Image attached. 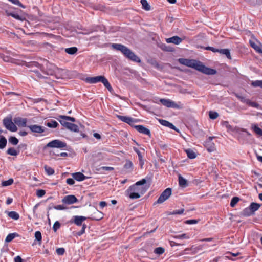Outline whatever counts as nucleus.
<instances>
[{
    "instance_id": "nucleus-12",
    "label": "nucleus",
    "mask_w": 262,
    "mask_h": 262,
    "mask_svg": "<svg viewBox=\"0 0 262 262\" xmlns=\"http://www.w3.org/2000/svg\"><path fill=\"white\" fill-rule=\"evenodd\" d=\"M250 46L253 48L257 53H262V45L257 40H250L249 41Z\"/></svg>"
},
{
    "instance_id": "nucleus-46",
    "label": "nucleus",
    "mask_w": 262,
    "mask_h": 262,
    "mask_svg": "<svg viewBox=\"0 0 262 262\" xmlns=\"http://www.w3.org/2000/svg\"><path fill=\"white\" fill-rule=\"evenodd\" d=\"M209 117L212 119H215L219 116V114L217 112L212 111L209 112Z\"/></svg>"
},
{
    "instance_id": "nucleus-3",
    "label": "nucleus",
    "mask_w": 262,
    "mask_h": 262,
    "mask_svg": "<svg viewBox=\"0 0 262 262\" xmlns=\"http://www.w3.org/2000/svg\"><path fill=\"white\" fill-rule=\"evenodd\" d=\"M30 65L31 67H38L42 73L48 75H54L57 68L55 65L49 62L48 61H43L42 64H40L37 62L33 61Z\"/></svg>"
},
{
    "instance_id": "nucleus-47",
    "label": "nucleus",
    "mask_w": 262,
    "mask_h": 262,
    "mask_svg": "<svg viewBox=\"0 0 262 262\" xmlns=\"http://www.w3.org/2000/svg\"><path fill=\"white\" fill-rule=\"evenodd\" d=\"M8 16H11L12 17H14V18L17 19V20H22V18H21V17L18 14H16V13H9L8 14Z\"/></svg>"
},
{
    "instance_id": "nucleus-49",
    "label": "nucleus",
    "mask_w": 262,
    "mask_h": 262,
    "mask_svg": "<svg viewBox=\"0 0 262 262\" xmlns=\"http://www.w3.org/2000/svg\"><path fill=\"white\" fill-rule=\"evenodd\" d=\"M45 193V191L42 189H39L36 191V195L39 198L43 196Z\"/></svg>"
},
{
    "instance_id": "nucleus-18",
    "label": "nucleus",
    "mask_w": 262,
    "mask_h": 262,
    "mask_svg": "<svg viewBox=\"0 0 262 262\" xmlns=\"http://www.w3.org/2000/svg\"><path fill=\"white\" fill-rule=\"evenodd\" d=\"M135 128L136 130L140 133H142L144 135H147L148 136H150V132L149 129L144 127L143 125H136L135 126Z\"/></svg>"
},
{
    "instance_id": "nucleus-60",
    "label": "nucleus",
    "mask_w": 262,
    "mask_h": 262,
    "mask_svg": "<svg viewBox=\"0 0 262 262\" xmlns=\"http://www.w3.org/2000/svg\"><path fill=\"white\" fill-rule=\"evenodd\" d=\"M186 223L188 224H194L198 223V221L196 220H189L186 221Z\"/></svg>"
},
{
    "instance_id": "nucleus-44",
    "label": "nucleus",
    "mask_w": 262,
    "mask_h": 262,
    "mask_svg": "<svg viewBox=\"0 0 262 262\" xmlns=\"http://www.w3.org/2000/svg\"><path fill=\"white\" fill-rule=\"evenodd\" d=\"M174 238L178 239H188L189 238V236L186 234H182L174 236Z\"/></svg>"
},
{
    "instance_id": "nucleus-37",
    "label": "nucleus",
    "mask_w": 262,
    "mask_h": 262,
    "mask_svg": "<svg viewBox=\"0 0 262 262\" xmlns=\"http://www.w3.org/2000/svg\"><path fill=\"white\" fill-rule=\"evenodd\" d=\"M45 170L48 175H52L54 173V170L47 165H45Z\"/></svg>"
},
{
    "instance_id": "nucleus-56",
    "label": "nucleus",
    "mask_w": 262,
    "mask_h": 262,
    "mask_svg": "<svg viewBox=\"0 0 262 262\" xmlns=\"http://www.w3.org/2000/svg\"><path fill=\"white\" fill-rule=\"evenodd\" d=\"M184 209H181L178 210H174L170 214H171V215L181 214L184 212Z\"/></svg>"
},
{
    "instance_id": "nucleus-23",
    "label": "nucleus",
    "mask_w": 262,
    "mask_h": 262,
    "mask_svg": "<svg viewBox=\"0 0 262 262\" xmlns=\"http://www.w3.org/2000/svg\"><path fill=\"white\" fill-rule=\"evenodd\" d=\"M66 127L68 129L74 132H78L79 131V128L78 126L72 123H69Z\"/></svg>"
},
{
    "instance_id": "nucleus-32",
    "label": "nucleus",
    "mask_w": 262,
    "mask_h": 262,
    "mask_svg": "<svg viewBox=\"0 0 262 262\" xmlns=\"http://www.w3.org/2000/svg\"><path fill=\"white\" fill-rule=\"evenodd\" d=\"M7 140L4 136L0 137V149H4L7 145Z\"/></svg>"
},
{
    "instance_id": "nucleus-54",
    "label": "nucleus",
    "mask_w": 262,
    "mask_h": 262,
    "mask_svg": "<svg viewBox=\"0 0 262 262\" xmlns=\"http://www.w3.org/2000/svg\"><path fill=\"white\" fill-rule=\"evenodd\" d=\"M56 251L58 255H62L64 253L65 250L63 248H59L56 249Z\"/></svg>"
},
{
    "instance_id": "nucleus-28",
    "label": "nucleus",
    "mask_w": 262,
    "mask_h": 262,
    "mask_svg": "<svg viewBox=\"0 0 262 262\" xmlns=\"http://www.w3.org/2000/svg\"><path fill=\"white\" fill-rule=\"evenodd\" d=\"M179 183L180 186L183 187L187 186V181L181 175L179 176Z\"/></svg>"
},
{
    "instance_id": "nucleus-36",
    "label": "nucleus",
    "mask_w": 262,
    "mask_h": 262,
    "mask_svg": "<svg viewBox=\"0 0 262 262\" xmlns=\"http://www.w3.org/2000/svg\"><path fill=\"white\" fill-rule=\"evenodd\" d=\"M129 193V197L132 199H135L139 198L141 195L138 193L134 192L133 191H128Z\"/></svg>"
},
{
    "instance_id": "nucleus-45",
    "label": "nucleus",
    "mask_w": 262,
    "mask_h": 262,
    "mask_svg": "<svg viewBox=\"0 0 262 262\" xmlns=\"http://www.w3.org/2000/svg\"><path fill=\"white\" fill-rule=\"evenodd\" d=\"M246 104H248L249 105H250L252 107H255V108H257L259 106V105L257 103L254 102H251L249 99H248V100H246Z\"/></svg>"
},
{
    "instance_id": "nucleus-62",
    "label": "nucleus",
    "mask_w": 262,
    "mask_h": 262,
    "mask_svg": "<svg viewBox=\"0 0 262 262\" xmlns=\"http://www.w3.org/2000/svg\"><path fill=\"white\" fill-rule=\"evenodd\" d=\"M206 49L207 50H211L213 52H218V50L219 49H215L213 47H208L206 48Z\"/></svg>"
},
{
    "instance_id": "nucleus-48",
    "label": "nucleus",
    "mask_w": 262,
    "mask_h": 262,
    "mask_svg": "<svg viewBox=\"0 0 262 262\" xmlns=\"http://www.w3.org/2000/svg\"><path fill=\"white\" fill-rule=\"evenodd\" d=\"M223 126H225L229 130H233V127L230 125L228 121H224L222 123Z\"/></svg>"
},
{
    "instance_id": "nucleus-31",
    "label": "nucleus",
    "mask_w": 262,
    "mask_h": 262,
    "mask_svg": "<svg viewBox=\"0 0 262 262\" xmlns=\"http://www.w3.org/2000/svg\"><path fill=\"white\" fill-rule=\"evenodd\" d=\"M185 152L190 159H194L196 156L195 153L191 149H186Z\"/></svg>"
},
{
    "instance_id": "nucleus-43",
    "label": "nucleus",
    "mask_w": 262,
    "mask_h": 262,
    "mask_svg": "<svg viewBox=\"0 0 262 262\" xmlns=\"http://www.w3.org/2000/svg\"><path fill=\"white\" fill-rule=\"evenodd\" d=\"M239 201V198L238 197H234L232 199L230 202V206L232 207H234L235 205Z\"/></svg>"
},
{
    "instance_id": "nucleus-11",
    "label": "nucleus",
    "mask_w": 262,
    "mask_h": 262,
    "mask_svg": "<svg viewBox=\"0 0 262 262\" xmlns=\"http://www.w3.org/2000/svg\"><path fill=\"white\" fill-rule=\"evenodd\" d=\"M27 127L31 132L37 134H42L46 129V127L36 124L28 125Z\"/></svg>"
},
{
    "instance_id": "nucleus-27",
    "label": "nucleus",
    "mask_w": 262,
    "mask_h": 262,
    "mask_svg": "<svg viewBox=\"0 0 262 262\" xmlns=\"http://www.w3.org/2000/svg\"><path fill=\"white\" fill-rule=\"evenodd\" d=\"M92 218L95 220H100L103 218V213L98 210H96V211L94 213Z\"/></svg>"
},
{
    "instance_id": "nucleus-17",
    "label": "nucleus",
    "mask_w": 262,
    "mask_h": 262,
    "mask_svg": "<svg viewBox=\"0 0 262 262\" xmlns=\"http://www.w3.org/2000/svg\"><path fill=\"white\" fill-rule=\"evenodd\" d=\"M86 219V217L83 216H74L73 217V221H71V222L74 223L77 226L82 225V222Z\"/></svg>"
},
{
    "instance_id": "nucleus-4",
    "label": "nucleus",
    "mask_w": 262,
    "mask_h": 262,
    "mask_svg": "<svg viewBox=\"0 0 262 262\" xmlns=\"http://www.w3.org/2000/svg\"><path fill=\"white\" fill-rule=\"evenodd\" d=\"M85 81L89 83H96L97 82H101L108 89V91H111L113 90L107 79L103 76H97L94 77H87L85 79Z\"/></svg>"
},
{
    "instance_id": "nucleus-29",
    "label": "nucleus",
    "mask_w": 262,
    "mask_h": 262,
    "mask_svg": "<svg viewBox=\"0 0 262 262\" xmlns=\"http://www.w3.org/2000/svg\"><path fill=\"white\" fill-rule=\"evenodd\" d=\"M77 51L78 49L75 47L65 49V52L70 55H73L75 54L77 52Z\"/></svg>"
},
{
    "instance_id": "nucleus-57",
    "label": "nucleus",
    "mask_w": 262,
    "mask_h": 262,
    "mask_svg": "<svg viewBox=\"0 0 262 262\" xmlns=\"http://www.w3.org/2000/svg\"><path fill=\"white\" fill-rule=\"evenodd\" d=\"M159 121L161 124H162V125L165 126L167 127L168 126V125L169 124V122H168L166 120H165L160 119V120H159Z\"/></svg>"
},
{
    "instance_id": "nucleus-24",
    "label": "nucleus",
    "mask_w": 262,
    "mask_h": 262,
    "mask_svg": "<svg viewBox=\"0 0 262 262\" xmlns=\"http://www.w3.org/2000/svg\"><path fill=\"white\" fill-rule=\"evenodd\" d=\"M218 52L221 54L225 55L229 59H231L230 55V50L227 49H219Z\"/></svg>"
},
{
    "instance_id": "nucleus-50",
    "label": "nucleus",
    "mask_w": 262,
    "mask_h": 262,
    "mask_svg": "<svg viewBox=\"0 0 262 262\" xmlns=\"http://www.w3.org/2000/svg\"><path fill=\"white\" fill-rule=\"evenodd\" d=\"M59 118H65L66 119L68 120V121H70L71 122L75 121V119L72 117L60 115L59 116Z\"/></svg>"
},
{
    "instance_id": "nucleus-22",
    "label": "nucleus",
    "mask_w": 262,
    "mask_h": 262,
    "mask_svg": "<svg viewBox=\"0 0 262 262\" xmlns=\"http://www.w3.org/2000/svg\"><path fill=\"white\" fill-rule=\"evenodd\" d=\"M260 207V205L259 204L256 203H252L250 205L249 208L250 210V211L252 212V213L254 214V213L258 210L259 207Z\"/></svg>"
},
{
    "instance_id": "nucleus-39",
    "label": "nucleus",
    "mask_w": 262,
    "mask_h": 262,
    "mask_svg": "<svg viewBox=\"0 0 262 262\" xmlns=\"http://www.w3.org/2000/svg\"><path fill=\"white\" fill-rule=\"evenodd\" d=\"M251 85L254 87H260L262 88V80H256L252 81Z\"/></svg>"
},
{
    "instance_id": "nucleus-2",
    "label": "nucleus",
    "mask_w": 262,
    "mask_h": 262,
    "mask_svg": "<svg viewBox=\"0 0 262 262\" xmlns=\"http://www.w3.org/2000/svg\"><path fill=\"white\" fill-rule=\"evenodd\" d=\"M111 47L114 50L120 51L123 55L129 60L140 63V59L127 47L119 43H112Z\"/></svg>"
},
{
    "instance_id": "nucleus-55",
    "label": "nucleus",
    "mask_w": 262,
    "mask_h": 262,
    "mask_svg": "<svg viewBox=\"0 0 262 262\" xmlns=\"http://www.w3.org/2000/svg\"><path fill=\"white\" fill-rule=\"evenodd\" d=\"M54 208L55 209L58 210H66L67 209V207L62 205H58L54 206Z\"/></svg>"
},
{
    "instance_id": "nucleus-35",
    "label": "nucleus",
    "mask_w": 262,
    "mask_h": 262,
    "mask_svg": "<svg viewBox=\"0 0 262 262\" xmlns=\"http://www.w3.org/2000/svg\"><path fill=\"white\" fill-rule=\"evenodd\" d=\"M124 167L126 169L132 170L133 169V164L130 160H126Z\"/></svg>"
},
{
    "instance_id": "nucleus-52",
    "label": "nucleus",
    "mask_w": 262,
    "mask_h": 262,
    "mask_svg": "<svg viewBox=\"0 0 262 262\" xmlns=\"http://www.w3.org/2000/svg\"><path fill=\"white\" fill-rule=\"evenodd\" d=\"M60 227V224L58 221H56L54 223L53 229L54 232H56Z\"/></svg>"
},
{
    "instance_id": "nucleus-21",
    "label": "nucleus",
    "mask_w": 262,
    "mask_h": 262,
    "mask_svg": "<svg viewBox=\"0 0 262 262\" xmlns=\"http://www.w3.org/2000/svg\"><path fill=\"white\" fill-rule=\"evenodd\" d=\"M251 129L257 135L262 136V129L260 128L256 124H252L251 125Z\"/></svg>"
},
{
    "instance_id": "nucleus-14",
    "label": "nucleus",
    "mask_w": 262,
    "mask_h": 262,
    "mask_svg": "<svg viewBox=\"0 0 262 262\" xmlns=\"http://www.w3.org/2000/svg\"><path fill=\"white\" fill-rule=\"evenodd\" d=\"M33 62L28 63V67L30 68V71L34 73L33 76L36 77L38 79L43 78L45 77L42 75V74L40 73V69L38 67H32L30 64Z\"/></svg>"
},
{
    "instance_id": "nucleus-19",
    "label": "nucleus",
    "mask_w": 262,
    "mask_h": 262,
    "mask_svg": "<svg viewBox=\"0 0 262 262\" xmlns=\"http://www.w3.org/2000/svg\"><path fill=\"white\" fill-rule=\"evenodd\" d=\"M166 41L167 43H172L175 45H179L182 41V39L178 36L167 38Z\"/></svg>"
},
{
    "instance_id": "nucleus-58",
    "label": "nucleus",
    "mask_w": 262,
    "mask_h": 262,
    "mask_svg": "<svg viewBox=\"0 0 262 262\" xmlns=\"http://www.w3.org/2000/svg\"><path fill=\"white\" fill-rule=\"evenodd\" d=\"M11 2L13 4L18 5L21 7L24 8V6L21 4V3L19 2V0H11Z\"/></svg>"
},
{
    "instance_id": "nucleus-42",
    "label": "nucleus",
    "mask_w": 262,
    "mask_h": 262,
    "mask_svg": "<svg viewBox=\"0 0 262 262\" xmlns=\"http://www.w3.org/2000/svg\"><path fill=\"white\" fill-rule=\"evenodd\" d=\"M35 237L36 240L40 242L42 239L41 232L39 231H36L35 233Z\"/></svg>"
},
{
    "instance_id": "nucleus-63",
    "label": "nucleus",
    "mask_w": 262,
    "mask_h": 262,
    "mask_svg": "<svg viewBox=\"0 0 262 262\" xmlns=\"http://www.w3.org/2000/svg\"><path fill=\"white\" fill-rule=\"evenodd\" d=\"M14 262H22V259L19 256H17L14 258Z\"/></svg>"
},
{
    "instance_id": "nucleus-64",
    "label": "nucleus",
    "mask_w": 262,
    "mask_h": 262,
    "mask_svg": "<svg viewBox=\"0 0 262 262\" xmlns=\"http://www.w3.org/2000/svg\"><path fill=\"white\" fill-rule=\"evenodd\" d=\"M19 135L21 136H26L28 134V133L26 132V131H20L19 133H18Z\"/></svg>"
},
{
    "instance_id": "nucleus-40",
    "label": "nucleus",
    "mask_w": 262,
    "mask_h": 262,
    "mask_svg": "<svg viewBox=\"0 0 262 262\" xmlns=\"http://www.w3.org/2000/svg\"><path fill=\"white\" fill-rule=\"evenodd\" d=\"M9 141L12 145H16L18 143V140L15 137H10L9 139Z\"/></svg>"
},
{
    "instance_id": "nucleus-8",
    "label": "nucleus",
    "mask_w": 262,
    "mask_h": 262,
    "mask_svg": "<svg viewBox=\"0 0 262 262\" xmlns=\"http://www.w3.org/2000/svg\"><path fill=\"white\" fill-rule=\"evenodd\" d=\"M46 147L50 148H64L67 147L66 142L60 141L58 139H55L49 142L46 146Z\"/></svg>"
},
{
    "instance_id": "nucleus-41",
    "label": "nucleus",
    "mask_w": 262,
    "mask_h": 262,
    "mask_svg": "<svg viewBox=\"0 0 262 262\" xmlns=\"http://www.w3.org/2000/svg\"><path fill=\"white\" fill-rule=\"evenodd\" d=\"M165 251V249L162 247H158L155 249L154 253L158 255L162 254Z\"/></svg>"
},
{
    "instance_id": "nucleus-16",
    "label": "nucleus",
    "mask_w": 262,
    "mask_h": 262,
    "mask_svg": "<svg viewBox=\"0 0 262 262\" xmlns=\"http://www.w3.org/2000/svg\"><path fill=\"white\" fill-rule=\"evenodd\" d=\"M117 117L121 121L125 122L129 125H132L133 123L136 122V119L131 118L130 117L121 115H117Z\"/></svg>"
},
{
    "instance_id": "nucleus-26",
    "label": "nucleus",
    "mask_w": 262,
    "mask_h": 262,
    "mask_svg": "<svg viewBox=\"0 0 262 262\" xmlns=\"http://www.w3.org/2000/svg\"><path fill=\"white\" fill-rule=\"evenodd\" d=\"M8 215L9 217L14 220H17L19 218V214L15 211H10L8 213Z\"/></svg>"
},
{
    "instance_id": "nucleus-34",
    "label": "nucleus",
    "mask_w": 262,
    "mask_h": 262,
    "mask_svg": "<svg viewBox=\"0 0 262 262\" xmlns=\"http://www.w3.org/2000/svg\"><path fill=\"white\" fill-rule=\"evenodd\" d=\"M7 153L11 156H17L18 154V152L14 148H9L7 151Z\"/></svg>"
},
{
    "instance_id": "nucleus-59",
    "label": "nucleus",
    "mask_w": 262,
    "mask_h": 262,
    "mask_svg": "<svg viewBox=\"0 0 262 262\" xmlns=\"http://www.w3.org/2000/svg\"><path fill=\"white\" fill-rule=\"evenodd\" d=\"M134 150L138 155L139 160H141V159L143 158V157L141 152L137 148H134Z\"/></svg>"
},
{
    "instance_id": "nucleus-33",
    "label": "nucleus",
    "mask_w": 262,
    "mask_h": 262,
    "mask_svg": "<svg viewBox=\"0 0 262 262\" xmlns=\"http://www.w3.org/2000/svg\"><path fill=\"white\" fill-rule=\"evenodd\" d=\"M142 8L146 11L150 10V6L146 0H141Z\"/></svg>"
},
{
    "instance_id": "nucleus-5",
    "label": "nucleus",
    "mask_w": 262,
    "mask_h": 262,
    "mask_svg": "<svg viewBox=\"0 0 262 262\" xmlns=\"http://www.w3.org/2000/svg\"><path fill=\"white\" fill-rule=\"evenodd\" d=\"M146 183V180L145 179H143L137 182L134 185L130 186L127 190V191H133L142 195L146 191V189L143 186H142V185L145 184Z\"/></svg>"
},
{
    "instance_id": "nucleus-53",
    "label": "nucleus",
    "mask_w": 262,
    "mask_h": 262,
    "mask_svg": "<svg viewBox=\"0 0 262 262\" xmlns=\"http://www.w3.org/2000/svg\"><path fill=\"white\" fill-rule=\"evenodd\" d=\"M60 119L59 120L60 123L62 125L64 126L65 127L67 126V124H69V122H68V120L66 119L65 118H60Z\"/></svg>"
},
{
    "instance_id": "nucleus-13",
    "label": "nucleus",
    "mask_w": 262,
    "mask_h": 262,
    "mask_svg": "<svg viewBox=\"0 0 262 262\" xmlns=\"http://www.w3.org/2000/svg\"><path fill=\"white\" fill-rule=\"evenodd\" d=\"M78 201L76 197L74 195H68L64 196L62 202L65 204L70 205L76 203Z\"/></svg>"
},
{
    "instance_id": "nucleus-7",
    "label": "nucleus",
    "mask_w": 262,
    "mask_h": 262,
    "mask_svg": "<svg viewBox=\"0 0 262 262\" xmlns=\"http://www.w3.org/2000/svg\"><path fill=\"white\" fill-rule=\"evenodd\" d=\"M160 101L163 105L167 107L177 109H181L183 107V105L180 102L177 103L170 99H160Z\"/></svg>"
},
{
    "instance_id": "nucleus-61",
    "label": "nucleus",
    "mask_w": 262,
    "mask_h": 262,
    "mask_svg": "<svg viewBox=\"0 0 262 262\" xmlns=\"http://www.w3.org/2000/svg\"><path fill=\"white\" fill-rule=\"evenodd\" d=\"M68 184L70 185H72L75 183V181L72 178H68L67 179L66 181Z\"/></svg>"
},
{
    "instance_id": "nucleus-1",
    "label": "nucleus",
    "mask_w": 262,
    "mask_h": 262,
    "mask_svg": "<svg viewBox=\"0 0 262 262\" xmlns=\"http://www.w3.org/2000/svg\"><path fill=\"white\" fill-rule=\"evenodd\" d=\"M178 60L182 64L194 68V69L207 75H214L216 73L215 70L207 68L204 66L201 62L195 60L180 58Z\"/></svg>"
},
{
    "instance_id": "nucleus-25",
    "label": "nucleus",
    "mask_w": 262,
    "mask_h": 262,
    "mask_svg": "<svg viewBox=\"0 0 262 262\" xmlns=\"http://www.w3.org/2000/svg\"><path fill=\"white\" fill-rule=\"evenodd\" d=\"M18 236V235L16 233H12L9 234L5 239V242L9 243L12 241L15 237Z\"/></svg>"
},
{
    "instance_id": "nucleus-15",
    "label": "nucleus",
    "mask_w": 262,
    "mask_h": 262,
    "mask_svg": "<svg viewBox=\"0 0 262 262\" xmlns=\"http://www.w3.org/2000/svg\"><path fill=\"white\" fill-rule=\"evenodd\" d=\"M13 121L19 127H27V118H21L20 117H15L13 119Z\"/></svg>"
},
{
    "instance_id": "nucleus-10",
    "label": "nucleus",
    "mask_w": 262,
    "mask_h": 262,
    "mask_svg": "<svg viewBox=\"0 0 262 262\" xmlns=\"http://www.w3.org/2000/svg\"><path fill=\"white\" fill-rule=\"evenodd\" d=\"M54 75L57 78H67L69 76V71L68 70L56 68Z\"/></svg>"
},
{
    "instance_id": "nucleus-30",
    "label": "nucleus",
    "mask_w": 262,
    "mask_h": 262,
    "mask_svg": "<svg viewBox=\"0 0 262 262\" xmlns=\"http://www.w3.org/2000/svg\"><path fill=\"white\" fill-rule=\"evenodd\" d=\"M46 125L50 128H56L58 125V123L55 120H52L46 123Z\"/></svg>"
},
{
    "instance_id": "nucleus-20",
    "label": "nucleus",
    "mask_w": 262,
    "mask_h": 262,
    "mask_svg": "<svg viewBox=\"0 0 262 262\" xmlns=\"http://www.w3.org/2000/svg\"><path fill=\"white\" fill-rule=\"evenodd\" d=\"M72 177L78 181H82L86 179V177L80 172L72 173Z\"/></svg>"
},
{
    "instance_id": "nucleus-6",
    "label": "nucleus",
    "mask_w": 262,
    "mask_h": 262,
    "mask_svg": "<svg viewBox=\"0 0 262 262\" xmlns=\"http://www.w3.org/2000/svg\"><path fill=\"white\" fill-rule=\"evenodd\" d=\"M3 123L4 126L9 130L13 132H16L17 127L15 125L14 122H12V117H7L4 118L3 120Z\"/></svg>"
},
{
    "instance_id": "nucleus-9",
    "label": "nucleus",
    "mask_w": 262,
    "mask_h": 262,
    "mask_svg": "<svg viewBox=\"0 0 262 262\" xmlns=\"http://www.w3.org/2000/svg\"><path fill=\"white\" fill-rule=\"evenodd\" d=\"M171 194V189L168 188L166 189L160 195L157 201V203L161 204L166 201Z\"/></svg>"
},
{
    "instance_id": "nucleus-38",
    "label": "nucleus",
    "mask_w": 262,
    "mask_h": 262,
    "mask_svg": "<svg viewBox=\"0 0 262 262\" xmlns=\"http://www.w3.org/2000/svg\"><path fill=\"white\" fill-rule=\"evenodd\" d=\"M13 183V180L10 179L8 180L4 181L2 182V185L4 187L10 186Z\"/></svg>"
},
{
    "instance_id": "nucleus-51",
    "label": "nucleus",
    "mask_w": 262,
    "mask_h": 262,
    "mask_svg": "<svg viewBox=\"0 0 262 262\" xmlns=\"http://www.w3.org/2000/svg\"><path fill=\"white\" fill-rule=\"evenodd\" d=\"M252 214V212L250 211L249 208H246L243 210V214L245 216H248Z\"/></svg>"
}]
</instances>
